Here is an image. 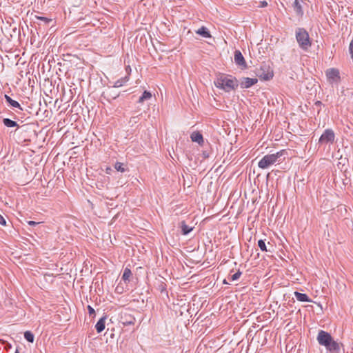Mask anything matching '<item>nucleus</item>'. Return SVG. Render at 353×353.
<instances>
[{"label": "nucleus", "mask_w": 353, "mask_h": 353, "mask_svg": "<svg viewBox=\"0 0 353 353\" xmlns=\"http://www.w3.org/2000/svg\"><path fill=\"white\" fill-rule=\"evenodd\" d=\"M317 341L321 345L332 353H339L342 344L334 341L331 334L325 331L320 330L318 333Z\"/></svg>", "instance_id": "nucleus-1"}, {"label": "nucleus", "mask_w": 353, "mask_h": 353, "mask_svg": "<svg viewBox=\"0 0 353 353\" xmlns=\"http://www.w3.org/2000/svg\"><path fill=\"white\" fill-rule=\"evenodd\" d=\"M287 154L285 150H281L276 153L265 155L258 163V166L261 169H267L275 163H280L285 159L281 157Z\"/></svg>", "instance_id": "nucleus-2"}, {"label": "nucleus", "mask_w": 353, "mask_h": 353, "mask_svg": "<svg viewBox=\"0 0 353 353\" xmlns=\"http://www.w3.org/2000/svg\"><path fill=\"white\" fill-rule=\"evenodd\" d=\"M216 88L229 92L238 87V81L235 78L225 74H221L214 81Z\"/></svg>", "instance_id": "nucleus-3"}, {"label": "nucleus", "mask_w": 353, "mask_h": 353, "mask_svg": "<svg viewBox=\"0 0 353 353\" xmlns=\"http://www.w3.org/2000/svg\"><path fill=\"white\" fill-rule=\"evenodd\" d=\"M295 37L300 48L304 51H307L312 46V41L306 30L303 28H296Z\"/></svg>", "instance_id": "nucleus-4"}, {"label": "nucleus", "mask_w": 353, "mask_h": 353, "mask_svg": "<svg viewBox=\"0 0 353 353\" xmlns=\"http://www.w3.org/2000/svg\"><path fill=\"white\" fill-rule=\"evenodd\" d=\"M256 75L261 80L268 81L273 77V71L270 66L262 64L259 68L256 69Z\"/></svg>", "instance_id": "nucleus-5"}, {"label": "nucleus", "mask_w": 353, "mask_h": 353, "mask_svg": "<svg viewBox=\"0 0 353 353\" xmlns=\"http://www.w3.org/2000/svg\"><path fill=\"white\" fill-rule=\"evenodd\" d=\"M335 134L332 129H326L319 138L320 143H333L334 141Z\"/></svg>", "instance_id": "nucleus-6"}, {"label": "nucleus", "mask_w": 353, "mask_h": 353, "mask_svg": "<svg viewBox=\"0 0 353 353\" xmlns=\"http://www.w3.org/2000/svg\"><path fill=\"white\" fill-rule=\"evenodd\" d=\"M235 63L240 67L242 70H245L247 68L246 61L242 54V53L236 50L234 51V57Z\"/></svg>", "instance_id": "nucleus-7"}, {"label": "nucleus", "mask_w": 353, "mask_h": 353, "mask_svg": "<svg viewBox=\"0 0 353 353\" xmlns=\"http://www.w3.org/2000/svg\"><path fill=\"white\" fill-rule=\"evenodd\" d=\"M326 77L329 81L336 82L339 80V71L335 68H330L326 71Z\"/></svg>", "instance_id": "nucleus-8"}, {"label": "nucleus", "mask_w": 353, "mask_h": 353, "mask_svg": "<svg viewBox=\"0 0 353 353\" xmlns=\"http://www.w3.org/2000/svg\"><path fill=\"white\" fill-rule=\"evenodd\" d=\"M256 78L242 77L240 79V85L242 88H249L257 83Z\"/></svg>", "instance_id": "nucleus-9"}, {"label": "nucleus", "mask_w": 353, "mask_h": 353, "mask_svg": "<svg viewBox=\"0 0 353 353\" xmlns=\"http://www.w3.org/2000/svg\"><path fill=\"white\" fill-rule=\"evenodd\" d=\"M305 4L303 0H294L292 3V8L298 17H302L303 15V5Z\"/></svg>", "instance_id": "nucleus-10"}, {"label": "nucleus", "mask_w": 353, "mask_h": 353, "mask_svg": "<svg viewBox=\"0 0 353 353\" xmlns=\"http://www.w3.org/2000/svg\"><path fill=\"white\" fill-rule=\"evenodd\" d=\"M179 228H181V234L183 235L188 234L193 230V227L188 225L185 221H182L179 223Z\"/></svg>", "instance_id": "nucleus-11"}, {"label": "nucleus", "mask_w": 353, "mask_h": 353, "mask_svg": "<svg viewBox=\"0 0 353 353\" xmlns=\"http://www.w3.org/2000/svg\"><path fill=\"white\" fill-rule=\"evenodd\" d=\"M105 319H106V316H103V317H101V318L98 321V322L97 323V324L95 325V328H96L97 332L98 333H101L102 331H103V330H104V329H105Z\"/></svg>", "instance_id": "nucleus-12"}, {"label": "nucleus", "mask_w": 353, "mask_h": 353, "mask_svg": "<svg viewBox=\"0 0 353 353\" xmlns=\"http://www.w3.org/2000/svg\"><path fill=\"white\" fill-rule=\"evenodd\" d=\"M294 296L299 301L301 302H310L311 300L306 294L294 292Z\"/></svg>", "instance_id": "nucleus-13"}, {"label": "nucleus", "mask_w": 353, "mask_h": 353, "mask_svg": "<svg viewBox=\"0 0 353 353\" xmlns=\"http://www.w3.org/2000/svg\"><path fill=\"white\" fill-rule=\"evenodd\" d=\"M191 139L192 141L194 142H196L198 143L199 144H201V143L203 142V136L202 134L199 132H194L192 134H191Z\"/></svg>", "instance_id": "nucleus-14"}, {"label": "nucleus", "mask_w": 353, "mask_h": 353, "mask_svg": "<svg viewBox=\"0 0 353 353\" xmlns=\"http://www.w3.org/2000/svg\"><path fill=\"white\" fill-rule=\"evenodd\" d=\"M6 102H8L10 105H12L13 108H17L22 110V108L21 105L17 102V101L13 100L11 97H10L8 95L5 94L4 96Z\"/></svg>", "instance_id": "nucleus-15"}, {"label": "nucleus", "mask_w": 353, "mask_h": 353, "mask_svg": "<svg viewBox=\"0 0 353 353\" xmlns=\"http://www.w3.org/2000/svg\"><path fill=\"white\" fill-rule=\"evenodd\" d=\"M196 34L202 36L204 38H210L211 37V34L208 30V29L204 26H202L198 30L196 31Z\"/></svg>", "instance_id": "nucleus-16"}, {"label": "nucleus", "mask_w": 353, "mask_h": 353, "mask_svg": "<svg viewBox=\"0 0 353 353\" xmlns=\"http://www.w3.org/2000/svg\"><path fill=\"white\" fill-rule=\"evenodd\" d=\"M132 273L130 268H125L123 270V273L122 275V280L124 281L125 283L129 282L130 280V277L132 276Z\"/></svg>", "instance_id": "nucleus-17"}, {"label": "nucleus", "mask_w": 353, "mask_h": 353, "mask_svg": "<svg viewBox=\"0 0 353 353\" xmlns=\"http://www.w3.org/2000/svg\"><path fill=\"white\" fill-rule=\"evenodd\" d=\"M129 81V77L125 76V77L121 78L120 79H118L117 81H115L113 88H120L123 86L124 84H125Z\"/></svg>", "instance_id": "nucleus-18"}, {"label": "nucleus", "mask_w": 353, "mask_h": 353, "mask_svg": "<svg viewBox=\"0 0 353 353\" xmlns=\"http://www.w3.org/2000/svg\"><path fill=\"white\" fill-rule=\"evenodd\" d=\"M152 98V94L150 92L145 90L142 95L139 97L138 103H142L145 100H149Z\"/></svg>", "instance_id": "nucleus-19"}, {"label": "nucleus", "mask_w": 353, "mask_h": 353, "mask_svg": "<svg viewBox=\"0 0 353 353\" xmlns=\"http://www.w3.org/2000/svg\"><path fill=\"white\" fill-rule=\"evenodd\" d=\"M3 123L8 128L19 127V125L16 121H12L8 118L3 119Z\"/></svg>", "instance_id": "nucleus-20"}, {"label": "nucleus", "mask_w": 353, "mask_h": 353, "mask_svg": "<svg viewBox=\"0 0 353 353\" xmlns=\"http://www.w3.org/2000/svg\"><path fill=\"white\" fill-rule=\"evenodd\" d=\"M24 338L30 343H33L34 340V334L30 331H26L24 332Z\"/></svg>", "instance_id": "nucleus-21"}, {"label": "nucleus", "mask_w": 353, "mask_h": 353, "mask_svg": "<svg viewBox=\"0 0 353 353\" xmlns=\"http://www.w3.org/2000/svg\"><path fill=\"white\" fill-rule=\"evenodd\" d=\"M114 168L117 171L121 172H124L126 170L125 168L123 167V163L121 162H117L114 165Z\"/></svg>", "instance_id": "nucleus-22"}, {"label": "nucleus", "mask_w": 353, "mask_h": 353, "mask_svg": "<svg viewBox=\"0 0 353 353\" xmlns=\"http://www.w3.org/2000/svg\"><path fill=\"white\" fill-rule=\"evenodd\" d=\"M258 246L259 247L261 251H268L265 243L263 240L260 239L258 241Z\"/></svg>", "instance_id": "nucleus-23"}, {"label": "nucleus", "mask_w": 353, "mask_h": 353, "mask_svg": "<svg viewBox=\"0 0 353 353\" xmlns=\"http://www.w3.org/2000/svg\"><path fill=\"white\" fill-rule=\"evenodd\" d=\"M241 272L238 270L235 274H234L230 278H229L230 281H236L239 279L241 275Z\"/></svg>", "instance_id": "nucleus-24"}, {"label": "nucleus", "mask_w": 353, "mask_h": 353, "mask_svg": "<svg viewBox=\"0 0 353 353\" xmlns=\"http://www.w3.org/2000/svg\"><path fill=\"white\" fill-rule=\"evenodd\" d=\"M37 19H39V20L42 21H43V22H44L46 24H48V23H49L50 21H52V19H48V18H46V17H37Z\"/></svg>", "instance_id": "nucleus-25"}, {"label": "nucleus", "mask_w": 353, "mask_h": 353, "mask_svg": "<svg viewBox=\"0 0 353 353\" xmlns=\"http://www.w3.org/2000/svg\"><path fill=\"white\" fill-rule=\"evenodd\" d=\"M88 310L89 314L90 316L95 314V311H94V308L92 307L90 305H88Z\"/></svg>", "instance_id": "nucleus-26"}, {"label": "nucleus", "mask_w": 353, "mask_h": 353, "mask_svg": "<svg viewBox=\"0 0 353 353\" xmlns=\"http://www.w3.org/2000/svg\"><path fill=\"white\" fill-rule=\"evenodd\" d=\"M0 225H1L3 226L6 225V221L5 218L1 214H0Z\"/></svg>", "instance_id": "nucleus-27"}, {"label": "nucleus", "mask_w": 353, "mask_h": 353, "mask_svg": "<svg viewBox=\"0 0 353 353\" xmlns=\"http://www.w3.org/2000/svg\"><path fill=\"white\" fill-rule=\"evenodd\" d=\"M39 223H40V222H35L34 221H28V224L30 226H36V225H39Z\"/></svg>", "instance_id": "nucleus-28"}, {"label": "nucleus", "mask_w": 353, "mask_h": 353, "mask_svg": "<svg viewBox=\"0 0 353 353\" xmlns=\"http://www.w3.org/2000/svg\"><path fill=\"white\" fill-rule=\"evenodd\" d=\"M267 6H268V3L265 1H263L260 2L259 7L264 8V7H266Z\"/></svg>", "instance_id": "nucleus-29"}, {"label": "nucleus", "mask_w": 353, "mask_h": 353, "mask_svg": "<svg viewBox=\"0 0 353 353\" xmlns=\"http://www.w3.org/2000/svg\"><path fill=\"white\" fill-rule=\"evenodd\" d=\"M116 290L117 292H119V293H121L122 292L121 291V289L119 288V286H117V288H116Z\"/></svg>", "instance_id": "nucleus-30"}, {"label": "nucleus", "mask_w": 353, "mask_h": 353, "mask_svg": "<svg viewBox=\"0 0 353 353\" xmlns=\"http://www.w3.org/2000/svg\"><path fill=\"white\" fill-rule=\"evenodd\" d=\"M321 104H322V103H321V101H317L315 103V105H321Z\"/></svg>", "instance_id": "nucleus-31"}, {"label": "nucleus", "mask_w": 353, "mask_h": 353, "mask_svg": "<svg viewBox=\"0 0 353 353\" xmlns=\"http://www.w3.org/2000/svg\"><path fill=\"white\" fill-rule=\"evenodd\" d=\"M110 171H111V168H108L106 169V173L110 174Z\"/></svg>", "instance_id": "nucleus-32"}, {"label": "nucleus", "mask_w": 353, "mask_h": 353, "mask_svg": "<svg viewBox=\"0 0 353 353\" xmlns=\"http://www.w3.org/2000/svg\"><path fill=\"white\" fill-rule=\"evenodd\" d=\"M203 154L205 158H208V154L205 152H204Z\"/></svg>", "instance_id": "nucleus-33"}, {"label": "nucleus", "mask_w": 353, "mask_h": 353, "mask_svg": "<svg viewBox=\"0 0 353 353\" xmlns=\"http://www.w3.org/2000/svg\"><path fill=\"white\" fill-rule=\"evenodd\" d=\"M223 283L224 284H229V283L226 281V279L223 280Z\"/></svg>", "instance_id": "nucleus-34"}, {"label": "nucleus", "mask_w": 353, "mask_h": 353, "mask_svg": "<svg viewBox=\"0 0 353 353\" xmlns=\"http://www.w3.org/2000/svg\"><path fill=\"white\" fill-rule=\"evenodd\" d=\"M119 97V94H115V95H114V96H113L112 97H113V99H116V98H117V97Z\"/></svg>", "instance_id": "nucleus-35"}, {"label": "nucleus", "mask_w": 353, "mask_h": 353, "mask_svg": "<svg viewBox=\"0 0 353 353\" xmlns=\"http://www.w3.org/2000/svg\"><path fill=\"white\" fill-rule=\"evenodd\" d=\"M14 353H20V352H19V348H17V349H16V351H15V352H14Z\"/></svg>", "instance_id": "nucleus-36"}, {"label": "nucleus", "mask_w": 353, "mask_h": 353, "mask_svg": "<svg viewBox=\"0 0 353 353\" xmlns=\"http://www.w3.org/2000/svg\"><path fill=\"white\" fill-rule=\"evenodd\" d=\"M131 323H132V322H131V321L128 323V324H131Z\"/></svg>", "instance_id": "nucleus-37"}]
</instances>
